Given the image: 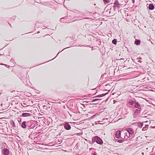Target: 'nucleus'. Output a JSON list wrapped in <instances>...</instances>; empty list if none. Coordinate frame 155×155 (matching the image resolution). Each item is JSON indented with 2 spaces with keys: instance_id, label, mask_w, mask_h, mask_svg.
Wrapping results in <instances>:
<instances>
[{
  "instance_id": "39",
  "label": "nucleus",
  "mask_w": 155,
  "mask_h": 155,
  "mask_svg": "<svg viewBox=\"0 0 155 155\" xmlns=\"http://www.w3.org/2000/svg\"><path fill=\"white\" fill-rule=\"evenodd\" d=\"M65 0H64V1H65Z\"/></svg>"
},
{
  "instance_id": "28",
  "label": "nucleus",
  "mask_w": 155,
  "mask_h": 155,
  "mask_svg": "<svg viewBox=\"0 0 155 155\" xmlns=\"http://www.w3.org/2000/svg\"><path fill=\"white\" fill-rule=\"evenodd\" d=\"M91 155H96V153H91Z\"/></svg>"
},
{
  "instance_id": "30",
  "label": "nucleus",
  "mask_w": 155,
  "mask_h": 155,
  "mask_svg": "<svg viewBox=\"0 0 155 155\" xmlns=\"http://www.w3.org/2000/svg\"><path fill=\"white\" fill-rule=\"evenodd\" d=\"M84 19H86L89 20L90 18H89L85 17L84 18Z\"/></svg>"
},
{
  "instance_id": "23",
  "label": "nucleus",
  "mask_w": 155,
  "mask_h": 155,
  "mask_svg": "<svg viewBox=\"0 0 155 155\" xmlns=\"http://www.w3.org/2000/svg\"><path fill=\"white\" fill-rule=\"evenodd\" d=\"M146 127H144L142 129V130H146L147 129H146V127L147 128L148 127V125H146Z\"/></svg>"
},
{
  "instance_id": "9",
  "label": "nucleus",
  "mask_w": 155,
  "mask_h": 155,
  "mask_svg": "<svg viewBox=\"0 0 155 155\" xmlns=\"http://www.w3.org/2000/svg\"><path fill=\"white\" fill-rule=\"evenodd\" d=\"M134 105L135 107L137 108L140 110H141V106L139 104L138 102L135 101Z\"/></svg>"
},
{
  "instance_id": "8",
  "label": "nucleus",
  "mask_w": 155,
  "mask_h": 155,
  "mask_svg": "<svg viewBox=\"0 0 155 155\" xmlns=\"http://www.w3.org/2000/svg\"><path fill=\"white\" fill-rule=\"evenodd\" d=\"M32 122L31 121L26 122V127L28 129H29L31 128V126Z\"/></svg>"
},
{
  "instance_id": "33",
  "label": "nucleus",
  "mask_w": 155,
  "mask_h": 155,
  "mask_svg": "<svg viewBox=\"0 0 155 155\" xmlns=\"http://www.w3.org/2000/svg\"><path fill=\"white\" fill-rule=\"evenodd\" d=\"M109 14H110V10H109Z\"/></svg>"
},
{
  "instance_id": "37",
  "label": "nucleus",
  "mask_w": 155,
  "mask_h": 155,
  "mask_svg": "<svg viewBox=\"0 0 155 155\" xmlns=\"http://www.w3.org/2000/svg\"><path fill=\"white\" fill-rule=\"evenodd\" d=\"M49 61H47V62H49Z\"/></svg>"
},
{
  "instance_id": "14",
  "label": "nucleus",
  "mask_w": 155,
  "mask_h": 155,
  "mask_svg": "<svg viewBox=\"0 0 155 155\" xmlns=\"http://www.w3.org/2000/svg\"><path fill=\"white\" fill-rule=\"evenodd\" d=\"M135 102V101H134L132 100H130L128 102V104L129 105H134V103Z\"/></svg>"
},
{
  "instance_id": "7",
  "label": "nucleus",
  "mask_w": 155,
  "mask_h": 155,
  "mask_svg": "<svg viewBox=\"0 0 155 155\" xmlns=\"http://www.w3.org/2000/svg\"><path fill=\"white\" fill-rule=\"evenodd\" d=\"M141 110V109L140 110L139 109H136L134 114V116H136V115H138L140 113V111Z\"/></svg>"
},
{
  "instance_id": "5",
  "label": "nucleus",
  "mask_w": 155,
  "mask_h": 155,
  "mask_svg": "<svg viewBox=\"0 0 155 155\" xmlns=\"http://www.w3.org/2000/svg\"><path fill=\"white\" fill-rule=\"evenodd\" d=\"M64 128L66 130H69L71 129V127L70 124L68 122H66L64 125Z\"/></svg>"
},
{
  "instance_id": "13",
  "label": "nucleus",
  "mask_w": 155,
  "mask_h": 155,
  "mask_svg": "<svg viewBox=\"0 0 155 155\" xmlns=\"http://www.w3.org/2000/svg\"><path fill=\"white\" fill-rule=\"evenodd\" d=\"M26 121H24L21 124V127L23 128H25L26 127Z\"/></svg>"
},
{
  "instance_id": "15",
  "label": "nucleus",
  "mask_w": 155,
  "mask_h": 155,
  "mask_svg": "<svg viewBox=\"0 0 155 155\" xmlns=\"http://www.w3.org/2000/svg\"><path fill=\"white\" fill-rule=\"evenodd\" d=\"M140 41L139 40L136 39L135 41L134 44L137 45H139L140 44Z\"/></svg>"
},
{
  "instance_id": "3",
  "label": "nucleus",
  "mask_w": 155,
  "mask_h": 155,
  "mask_svg": "<svg viewBox=\"0 0 155 155\" xmlns=\"http://www.w3.org/2000/svg\"><path fill=\"white\" fill-rule=\"evenodd\" d=\"M28 113H24L20 116V117H28L32 115L31 111H28Z\"/></svg>"
},
{
  "instance_id": "1",
  "label": "nucleus",
  "mask_w": 155,
  "mask_h": 155,
  "mask_svg": "<svg viewBox=\"0 0 155 155\" xmlns=\"http://www.w3.org/2000/svg\"><path fill=\"white\" fill-rule=\"evenodd\" d=\"M95 142L99 144H102L103 143L102 140L98 136H95L92 137L91 141L90 143L93 144Z\"/></svg>"
},
{
  "instance_id": "35",
  "label": "nucleus",
  "mask_w": 155,
  "mask_h": 155,
  "mask_svg": "<svg viewBox=\"0 0 155 155\" xmlns=\"http://www.w3.org/2000/svg\"><path fill=\"white\" fill-rule=\"evenodd\" d=\"M40 32H38V33H39Z\"/></svg>"
},
{
  "instance_id": "29",
  "label": "nucleus",
  "mask_w": 155,
  "mask_h": 155,
  "mask_svg": "<svg viewBox=\"0 0 155 155\" xmlns=\"http://www.w3.org/2000/svg\"><path fill=\"white\" fill-rule=\"evenodd\" d=\"M125 135H126H126H127V137H129V134H128V135H127V132H126V133H125Z\"/></svg>"
},
{
  "instance_id": "27",
  "label": "nucleus",
  "mask_w": 155,
  "mask_h": 155,
  "mask_svg": "<svg viewBox=\"0 0 155 155\" xmlns=\"http://www.w3.org/2000/svg\"><path fill=\"white\" fill-rule=\"evenodd\" d=\"M12 126L13 127H15V123L13 121H12Z\"/></svg>"
},
{
  "instance_id": "22",
  "label": "nucleus",
  "mask_w": 155,
  "mask_h": 155,
  "mask_svg": "<svg viewBox=\"0 0 155 155\" xmlns=\"http://www.w3.org/2000/svg\"><path fill=\"white\" fill-rule=\"evenodd\" d=\"M69 47H67V48H64V49L62 50L60 52H59L58 54H57V55L54 58H53L52 60L54 59V58H56L57 56L58 55V54L59 53L61 52L62 51H63V50H64L65 49H66V48H69Z\"/></svg>"
},
{
  "instance_id": "16",
  "label": "nucleus",
  "mask_w": 155,
  "mask_h": 155,
  "mask_svg": "<svg viewBox=\"0 0 155 155\" xmlns=\"http://www.w3.org/2000/svg\"><path fill=\"white\" fill-rule=\"evenodd\" d=\"M108 93V92H107V93H104V94H100V95H99L97 96V97H103V96H105V95L107 94Z\"/></svg>"
},
{
  "instance_id": "25",
  "label": "nucleus",
  "mask_w": 155,
  "mask_h": 155,
  "mask_svg": "<svg viewBox=\"0 0 155 155\" xmlns=\"http://www.w3.org/2000/svg\"><path fill=\"white\" fill-rule=\"evenodd\" d=\"M97 115H98V114H97V113L95 115H93L92 116V118H94V117H95V116H96Z\"/></svg>"
},
{
  "instance_id": "38",
  "label": "nucleus",
  "mask_w": 155,
  "mask_h": 155,
  "mask_svg": "<svg viewBox=\"0 0 155 155\" xmlns=\"http://www.w3.org/2000/svg\"><path fill=\"white\" fill-rule=\"evenodd\" d=\"M49 61H47V62H49Z\"/></svg>"
},
{
  "instance_id": "26",
  "label": "nucleus",
  "mask_w": 155,
  "mask_h": 155,
  "mask_svg": "<svg viewBox=\"0 0 155 155\" xmlns=\"http://www.w3.org/2000/svg\"><path fill=\"white\" fill-rule=\"evenodd\" d=\"M75 12L78 14H79L80 13H81L80 12L78 11H76Z\"/></svg>"
},
{
  "instance_id": "24",
  "label": "nucleus",
  "mask_w": 155,
  "mask_h": 155,
  "mask_svg": "<svg viewBox=\"0 0 155 155\" xmlns=\"http://www.w3.org/2000/svg\"><path fill=\"white\" fill-rule=\"evenodd\" d=\"M100 99H94L93 100H92V102H94V101H98V100H99Z\"/></svg>"
},
{
  "instance_id": "12",
  "label": "nucleus",
  "mask_w": 155,
  "mask_h": 155,
  "mask_svg": "<svg viewBox=\"0 0 155 155\" xmlns=\"http://www.w3.org/2000/svg\"><path fill=\"white\" fill-rule=\"evenodd\" d=\"M149 9L150 10H153L154 8V6L152 4H150L149 5Z\"/></svg>"
},
{
  "instance_id": "10",
  "label": "nucleus",
  "mask_w": 155,
  "mask_h": 155,
  "mask_svg": "<svg viewBox=\"0 0 155 155\" xmlns=\"http://www.w3.org/2000/svg\"><path fill=\"white\" fill-rule=\"evenodd\" d=\"M68 18V17L65 16L63 18H61L60 19V21L61 22L63 23H65L67 22V21L64 20V19H66Z\"/></svg>"
},
{
  "instance_id": "21",
  "label": "nucleus",
  "mask_w": 155,
  "mask_h": 155,
  "mask_svg": "<svg viewBox=\"0 0 155 155\" xmlns=\"http://www.w3.org/2000/svg\"><path fill=\"white\" fill-rule=\"evenodd\" d=\"M116 140L117 141V142L120 143H122L123 142V141H124L123 140Z\"/></svg>"
},
{
  "instance_id": "11",
  "label": "nucleus",
  "mask_w": 155,
  "mask_h": 155,
  "mask_svg": "<svg viewBox=\"0 0 155 155\" xmlns=\"http://www.w3.org/2000/svg\"><path fill=\"white\" fill-rule=\"evenodd\" d=\"M127 132L129 134V136H130V135H132L134 132L133 130L130 128H128Z\"/></svg>"
},
{
  "instance_id": "2",
  "label": "nucleus",
  "mask_w": 155,
  "mask_h": 155,
  "mask_svg": "<svg viewBox=\"0 0 155 155\" xmlns=\"http://www.w3.org/2000/svg\"><path fill=\"white\" fill-rule=\"evenodd\" d=\"M113 5V8L114 11L116 10H119L120 8V5L118 1H116L114 3Z\"/></svg>"
},
{
  "instance_id": "18",
  "label": "nucleus",
  "mask_w": 155,
  "mask_h": 155,
  "mask_svg": "<svg viewBox=\"0 0 155 155\" xmlns=\"http://www.w3.org/2000/svg\"><path fill=\"white\" fill-rule=\"evenodd\" d=\"M117 41L116 39H114L112 41V43L116 45L117 44Z\"/></svg>"
},
{
  "instance_id": "17",
  "label": "nucleus",
  "mask_w": 155,
  "mask_h": 155,
  "mask_svg": "<svg viewBox=\"0 0 155 155\" xmlns=\"http://www.w3.org/2000/svg\"><path fill=\"white\" fill-rule=\"evenodd\" d=\"M143 124L142 123H138L137 124V126H138L140 128H141L143 126Z\"/></svg>"
},
{
  "instance_id": "4",
  "label": "nucleus",
  "mask_w": 155,
  "mask_h": 155,
  "mask_svg": "<svg viewBox=\"0 0 155 155\" xmlns=\"http://www.w3.org/2000/svg\"><path fill=\"white\" fill-rule=\"evenodd\" d=\"M2 153L3 155H9L10 152L8 149L6 148H4L2 151Z\"/></svg>"
},
{
  "instance_id": "6",
  "label": "nucleus",
  "mask_w": 155,
  "mask_h": 155,
  "mask_svg": "<svg viewBox=\"0 0 155 155\" xmlns=\"http://www.w3.org/2000/svg\"><path fill=\"white\" fill-rule=\"evenodd\" d=\"M115 137L117 138H119L121 137V132L120 130H117L116 133Z\"/></svg>"
},
{
  "instance_id": "36",
  "label": "nucleus",
  "mask_w": 155,
  "mask_h": 155,
  "mask_svg": "<svg viewBox=\"0 0 155 155\" xmlns=\"http://www.w3.org/2000/svg\"><path fill=\"white\" fill-rule=\"evenodd\" d=\"M49 61H47V62H49Z\"/></svg>"
},
{
  "instance_id": "19",
  "label": "nucleus",
  "mask_w": 155,
  "mask_h": 155,
  "mask_svg": "<svg viewBox=\"0 0 155 155\" xmlns=\"http://www.w3.org/2000/svg\"><path fill=\"white\" fill-rule=\"evenodd\" d=\"M103 1L105 4H108L110 2V1L107 0H103Z\"/></svg>"
},
{
  "instance_id": "34",
  "label": "nucleus",
  "mask_w": 155,
  "mask_h": 155,
  "mask_svg": "<svg viewBox=\"0 0 155 155\" xmlns=\"http://www.w3.org/2000/svg\"><path fill=\"white\" fill-rule=\"evenodd\" d=\"M8 66V65H6V64L5 65V66H6V67H7V66Z\"/></svg>"
},
{
  "instance_id": "31",
  "label": "nucleus",
  "mask_w": 155,
  "mask_h": 155,
  "mask_svg": "<svg viewBox=\"0 0 155 155\" xmlns=\"http://www.w3.org/2000/svg\"><path fill=\"white\" fill-rule=\"evenodd\" d=\"M10 61L13 63L14 60L12 59Z\"/></svg>"
},
{
  "instance_id": "20",
  "label": "nucleus",
  "mask_w": 155,
  "mask_h": 155,
  "mask_svg": "<svg viewBox=\"0 0 155 155\" xmlns=\"http://www.w3.org/2000/svg\"><path fill=\"white\" fill-rule=\"evenodd\" d=\"M21 105L23 107H26L28 106L26 104L24 103V102H23L22 103H21Z\"/></svg>"
},
{
  "instance_id": "32",
  "label": "nucleus",
  "mask_w": 155,
  "mask_h": 155,
  "mask_svg": "<svg viewBox=\"0 0 155 155\" xmlns=\"http://www.w3.org/2000/svg\"><path fill=\"white\" fill-rule=\"evenodd\" d=\"M132 2L133 3H134V0H132Z\"/></svg>"
}]
</instances>
